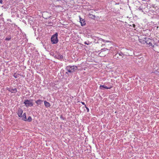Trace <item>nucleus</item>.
Here are the masks:
<instances>
[{
	"label": "nucleus",
	"mask_w": 159,
	"mask_h": 159,
	"mask_svg": "<svg viewBox=\"0 0 159 159\" xmlns=\"http://www.w3.org/2000/svg\"><path fill=\"white\" fill-rule=\"evenodd\" d=\"M119 55H120V57L121 59H122V58H123V57L125 56V55L124 54H123V53L121 52H119Z\"/></svg>",
	"instance_id": "1a4fd4ad"
},
{
	"label": "nucleus",
	"mask_w": 159,
	"mask_h": 159,
	"mask_svg": "<svg viewBox=\"0 0 159 159\" xmlns=\"http://www.w3.org/2000/svg\"><path fill=\"white\" fill-rule=\"evenodd\" d=\"M24 104H25V106L27 107H31L33 106V103L32 102L31 100H26L24 102Z\"/></svg>",
	"instance_id": "7ed1b4c3"
},
{
	"label": "nucleus",
	"mask_w": 159,
	"mask_h": 159,
	"mask_svg": "<svg viewBox=\"0 0 159 159\" xmlns=\"http://www.w3.org/2000/svg\"><path fill=\"white\" fill-rule=\"evenodd\" d=\"M3 1L2 0H0V3L1 4H2Z\"/></svg>",
	"instance_id": "b1692460"
},
{
	"label": "nucleus",
	"mask_w": 159,
	"mask_h": 159,
	"mask_svg": "<svg viewBox=\"0 0 159 159\" xmlns=\"http://www.w3.org/2000/svg\"><path fill=\"white\" fill-rule=\"evenodd\" d=\"M8 90L12 93H16L17 91V89L16 88L14 89H9Z\"/></svg>",
	"instance_id": "0eeeda50"
},
{
	"label": "nucleus",
	"mask_w": 159,
	"mask_h": 159,
	"mask_svg": "<svg viewBox=\"0 0 159 159\" xmlns=\"http://www.w3.org/2000/svg\"><path fill=\"white\" fill-rule=\"evenodd\" d=\"M57 34L56 33L52 37L51 41L52 44H56L58 43V40L57 38Z\"/></svg>",
	"instance_id": "f03ea898"
},
{
	"label": "nucleus",
	"mask_w": 159,
	"mask_h": 159,
	"mask_svg": "<svg viewBox=\"0 0 159 159\" xmlns=\"http://www.w3.org/2000/svg\"><path fill=\"white\" fill-rule=\"evenodd\" d=\"M17 114L19 117L22 116V114L23 113V111L21 109H19L17 111Z\"/></svg>",
	"instance_id": "423d86ee"
},
{
	"label": "nucleus",
	"mask_w": 159,
	"mask_h": 159,
	"mask_svg": "<svg viewBox=\"0 0 159 159\" xmlns=\"http://www.w3.org/2000/svg\"><path fill=\"white\" fill-rule=\"evenodd\" d=\"M32 119L31 117L30 116H29L28 117V119H26V121H28V122H30L32 121Z\"/></svg>",
	"instance_id": "f3484780"
},
{
	"label": "nucleus",
	"mask_w": 159,
	"mask_h": 159,
	"mask_svg": "<svg viewBox=\"0 0 159 159\" xmlns=\"http://www.w3.org/2000/svg\"><path fill=\"white\" fill-rule=\"evenodd\" d=\"M158 43H159V40H158Z\"/></svg>",
	"instance_id": "c756f323"
},
{
	"label": "nucleus",
	"mask_w": 159,
	"mask_h": 159,
	"mask_svg": "<svg viewBox=\"0 0 159 159\" xmlns=\"http://www.w3.org/2000/svg\"><path fill=\"white\" fill-rule=\"evenodd\" d=\"M88 16L89 17V18H90L91 19H94L95 17V16L94 15H93L91 14H89L88 15Z\"/></svg>",
	"instance_id": "4468645a"
},
{
	"label": "nucleus",
	"mask_w": 159,
	"mask_h": 159,
	"mask_svg": "<svg viewBox=\"0 0 159 159\" xmlns=\"http://www.w3.org/2000/svg\"><path fill=\"white\" fill-rule=\"evenodd\" d=\"M85 107L86 108L87 111V112H89V109L88 107H87L86 106V105H85Z\"/></svg>",
	"instance_id": "5701e85b"
},
{
	"label": "nucleus",
	"mask_w": 159,
	"mask_h": 159,
	"mask_svg": "<svg viewBox=\"0 0 159 159\" xmlns=\"http://www.w3.org/2000/svg\"><path fill=\"white\" fill-rule=\"evenodd\" d=\"M103 87L105 89H110L111 87H108L104 85H101L100 86V88L101 87Z\"/></svg>",
	"instance_id": "2eb2a0df"
},
{
	"label": "nucleus",
	"mask_w": 159,
	"mask_h": 159,
	"mask_svg": "<svg viewBox=\"0 0 159 159\" xmlns=\"http://www.w3.org/2000/svg\"><path fill=\"white\" fill-rule=\"evenodd\" d=\"M135 25L134 24H133V26L134 27H135Z\"/></svg>",
	"instance_id": "cd10ccee"
},
{
	"label": "nucleus",
	"mask_w": 159,
	"mask_h": 159,
	"mask_svg": "<svg viewBox=\"0 0 159 159\" xmlns=\"http://www.w3.org/2000/svg\"><path fill=\"white\" fill-rule=\"evenodd\" d=\"M43 102V101L39 99L35 101L36 103L38 105H39L42 102Z\"/></svg>",
	"instance_id": "9d476101"
},
{
	"label": "nucleus",
	"mask_w": 159,
	"mask_h": 159,
	"mask_svg": "<svg viewBox=\"0 0 159 159\" xmlns=\"http://www.w3.org/2000/svg\"><path fill=\"white\" fill-rule=\"evenodd\" d=\"M154 73L156 74L159 75V72L158 71H156Z\"/></svg>",
	"instance_id": "4be33fe9"
},
{
	"label": "nucleus",
	"mask_w": 159,
	"mask_h": 159,
	"mask_svg": "<svg viewBox=\"0 0 159 159\" xmlns=\"http://www.w3.org/2000/svg\"><path fill=\"white\" fill-rule=\"evenodd\" d=\"M44 104L45 106L46 107H49L51 106L50 103L49 102L46 101H44Z\"/></svg>",
	"instance_id": "6e6552de"
},
{
	"label": "nucleus",
	"mask_w": 159,
	"mask_h": 159,
	"mask_svg": "<svg viewBox=\"0 0 159 159\" xmlns=\"http://www.w3.org/2000/svg\"><path fill=\"white\" fill-rule=\"evenodd\" d=\"M84 43L85 44H86V45H89L90 43H89V41H87V42H84Z\"/></svg>",
	"instance_id": "aec40b11"
},
{
	"label": "nucleus",
	"mask_w": 159,
	"mask_h": 159,
	"mask_svg": "<svg viewBox=\"0 0 159 159\" xmlns=\"http://www.w3.org/2000/svg\"><path fill=\"white\" fill-rule=\"evenodd\" d=\"M11 37H7L5 39V40H9L11 39Z\"/></svg>",
	"instance_id": "412c9836"
},
{
	"label": "nucleus",
	"mask_w": 159,
	"mask_h": 159,
	"mask_svg": "<svg viewBox=\"0 0 159 159\" xmlns=\"http://www.w3.org/2000/svg\"><path fill=\"white\" fill-rule=\"evenodd\" d=\"M13 76L16 78H17L19 76V74H17L16 73H15L14 74Z\"/></svg>",
	"instance_id": "dca6fc26"
},
{
	"label": "nucleus",
	"mask_w": 159,
	"mask_h": 159,
	"mask_svg": "<svg viewBox=\"0 0 159 159\" xmlns=\"http://www.w3.org/2000/svg\"><path fill=\"white\" fill-rule=\"evenodd\" d=\"M105 41V40H103V41Z\"/></svg>",
	"instance_id": "c85d7f7f"
},
{
	"label": "nucleus",
	"mask_w": 159,
	"mask_h": 159,
	"mask_svg": "<svg viewBox=\"0 0 159 159\" xmlns=\"http://www.w3.org/2000/svg\"><path fill=\"white\" fill-rule=\"evenodd\" d=\"M80 22L81 23V25L82 26H84L86 24V22L85 20L81 18L80 16H79Z\"/></svg>",
	"instance_id": "39448f33"
},
{
	"label": "nucleus",
	"mask_w": 159,
	"mask_h": 159,
	"mask_svg": "<svg viewBox=\"0 0 159 159\" xmlns=\"http://www.w3.org/2000/svg\"><path fill=\"white\" fill-rule=\"evenodd\" d=\"M81 103H82V104H83V105H84L85 106V103L84 102H81Z\"/></svg>",
	"instance_id": "393cba45"
},
{
	"label": "nucleus",
	"mask_w": 159,
	"mask_h": 159,
	"mask_svg": "<svg viewBox=\"0 0 159 159\" xmlns=\"http://www.w3.org/2000/svg\"><path fill=\"white\" fill-rule=\"evenodd\" d=\"M78 69V67L75 66H67L66 69V73L68 75H70L73 73L75 71H76Z\"/></svg>",
	"instance_id": "f257e3e1"
},
{
	"label": "nucleus",
	"mask_w": 159,
	"mask_h": 159,
	"mask_svg": "<svg viewBox=\"0 0 159 159\" xmlns=\"http://www.w3.org/2000/svg\"><path fill=\"white\" fill-rule=\"evenodd\" d=\"M105 42H109V41H106Z\"/></svg>",
	"instance_id": "bb28decb"
},
{
	"label": "nucleus",
	"mask_w": 159,
	"mask_h": 159,
	"mask_svg": "<svg viewBox=\"0 0 159 159\" xmlns=\"http://www.w3.org/2000/svg\"><path fill=\"white\" fill-rule=\"evenodd\" d=\"M56 56L57 57V58L58 59H62L63 58V56L62 55H61V54H58L56 55Z\"/></svg>",
	"instance_id": "f8f14e48"
},
{
	"label": "nucleus",
	"mask_w": 159,
	"mask_h": 159,
	"mask_svg": "<svg viewBox=\"0 0 159 159\" xmlns=\"http://www.w3.org/2000/svg\"><path fill=\"white\" fill-rule=\"evenodd\" d=\"M147 39H146L145 43L148 45V46H152L153 47L152 43V40L149 38H147Z\"/></svg>",
	"instance_id": "20e7f679"
},
{
	"label": "nucleus",
	"mask_w": 159,
	"mask_h": 159,
	"mask_svg": "<svg viewBox=\"0 0 159 159\" xmlns=\"http://www.w3.org/2000/svg\"><path fill=\"white\" fill-rule=\"evenodd\" d=\"M138 9L139 10V11H141L142 12H143V9L142 8L140 7H139L138 8Z\"/></svg>",
	"instance_id": "a211bd4d"
},
{
	"label": "nucleus",
	"mask_w": 159,
	"mask_h": 159,
	"mask_svg": "<svg viewBox=\"0 0 159 159\" xmlns=\"http://www.w3.org/2000/svg\"><path fill=\"white\" fill-rule=\"evenodd\" d=\"M106 51V50H103L99 54L100 55H102V54L104 53Z\"/></svg>",
	"instance_id": "6ab92c4d"
},
{
	"label": "nucleus",
	"mask_w": 159,
	"mask_h": 159,
	"mask_svg": "<svg viewBox=\"0 0 159 159\" xmlns=\"http://www.w3.org/2000/svg\"><path fill=\"white\" fill-rule=\"evenodd\" d=\"M60 118L62 119L63 120L64 119L63 118V117L61 116H60Z\"/></svg>",
	"instance_id": "a878e982"
},
{
	"label": "nucleus",
	"mask_w": 159,
	"mask_h": 159,
	"mask_svg": "<svg viewBox=\"0 0 159 159\" xmlns=\"http://www.w3.org/2000/svg\"><path fill=\"white\" fill-rule=\"evenodd\" d=\"M22 119L23 120L26 121V114L25 113H24L23 115V116H22Z\"/></svg>",
	"instance_id": "ddd939ff"
},
{
	"label": "nucleus",
	"mask_w": 159,
	"mask_h": 159,
	"mask_svg": "<svg viewBox=\"0 0 159 159\" xmlns=\"http://www.w3.org/2000/svg\"><path fill=\"white\" fill-rule=\"evenodd\" d=\"M114 57H115V58H117V59H121V58L120 57V55H119V52L117 53H116L114 56Z\"/></svg>",
	"instance_id": "9b49d317"
}]
</instances>
